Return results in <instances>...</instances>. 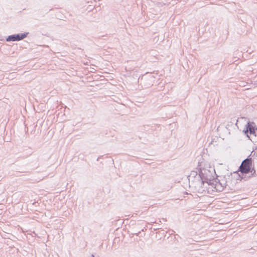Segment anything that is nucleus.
I'll return each mask as SVG.
<instances>
[{
  "instance_id": "nucleus-1",
  "label": "nucleus",
  "mask_w": 257,
  "mask_h": 257,
  "mask_svg": "<svg viewBox=\"0 0 257 257\" xmlns=\"http://www.w3.org/2000/svg\"><path fill=\"white\" fill-rule=\"evenodd\" d=\"M199 173L203 184L206 183L208 185L212 186L214 185L215 172L213 168L208 166L204 168L201 167Z\"/></svg>"
},
{
  "instance_id": "nucleus-2",
  "label": "nucleus",
  "mask_w": 257,
  "mask_h": 257,
  "mask_svg": "<svg viewBox=\"0 0 257 257\" xmlns=\"http://www.w3.org/2000/svg\"><path fill=\"white\" fill-rule=\"evenodd\" d=\"M188 179L190 186L192 185L196 187H200L203 185V181L200 178V173L198 174L197 172L196 171H191L188 176Z\"/></svg>"
},
{
  "instance_id": "nucleus-3",
  "label": "nucleus",
  "mask_w": 257,
  "mask_h": 257,
  "mask_svg": "<svg viewBox=\"0 0 257 257\" xmlns=\"http://www.w3.org/2000/svg\"><path fill=\"white\" fill-rule=\"evenodd\" d=\"M257 130V126L255 123L253 122H248L246 125V130L244 131V134H246L248 136L247 133L248 132L250 135L256 136L255 130Z\"/></svg>"
},
{
  "instance_id": "nucleus-4",
  "label": "nucleus",
  "mask_w": 257,
  "mask_h": 257,
  "mask_svg": "<svg viewBox=\"0 0 257 257\" xmlns=\"http://www.w3.org/2000/svg\"><path fill=\"white\" fill-rule=\"evenodd\" d=\"M249 164L250 161L248 159L243 161L239 167V171L242 173H248L250 172Z\"/></svg>"
},
{
  "instance_id": "nucleus-5",
  "label": "nucleus",
  "mask_w": 257,
  "mask_h": 257,
  "mask_svg": "<svg viewBox=\"0 0 257 257\" xmlns=\"http://www.w3.org/2000/svg\"><path fill=\"white\" fill-rule=\"evenodd\" d=\"M27 33L17 34L9 36L6 39L7 41H15L21 40L27 37Z\"/></svg>"
},
{
  "instance_id": "nucleus-6",
  "label": "nucleus",
  "mask_w": 257,
  "mask_h": 257,
  "mask_svg": "<svg viewBox=\"0 0 257 257\" xmlns=\"http://www.w3.org/2000/svg\"><path fill=\"white\" fill-rule=\"evenodd\" d=\"M91 256H92V257H94L93 254H92Z\"/></svg>"
}]
</instances>
